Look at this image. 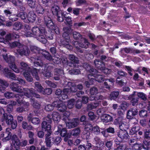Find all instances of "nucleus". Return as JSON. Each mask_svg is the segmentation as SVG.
<instances>
[{"label": "nucleus", "instance_id": "f257e3e1", "mask_svg": "<svg viewBox=\"0 0 150 150\" xmlns=\"http://www.w3.org/2000/svg\"><path fill=\"white\" fill-rule=\"evenodd\" d=\"M31 31L33 32V37L43 43H46L47 40L45 37L46 30L44 27L35 26L32 28Z\"/></svg>", "mask_w": 150, "mask_h": 150}, {"label": "nucleus", "instance_id": "f03ea898", "mask_svg": "<svg viewBox=\"0 0 150 150\" xmlns=\"http://www.w3.org/2000/svg\"><path fill=\"white\" fill-rule=\"evenodd\" d=\"M2 56L4 59L8 63L9 67L16 73H18L19 71L15 64L14 57L11 55L8 56L7 54H3Z\"/></svg>", "mask_w": 150, "mask_h": 150}, {"label": "nucleus", "instance_id": "7ed1b4c3", "mask_svg": "<svg viewBox=\"0 0 150 150\" xmlns=\"http://www.w3.org/2000/svg\"><path fill=\"white\" fill-rule=\"evenodd\" d=\"M21 68L23 70L22 71L24 72L30 71H31L32 75L34 78L36 79L37 80H39L40 79L39 77L38 76V70L35 68H34L32 70L28 66V65L26 63L24 62H20Z\"/></svg>", "mask_w": 150, "mask_h": 150}, {"label": "nucleus", "instance_id": "20e7f679", "mask_svg": "<svg viewBox=\"0 0 150 150\" xmlns=\"http://www.w3.org/2000/svg\"><path fill=\"white\" fill-rule=\"evenodd\" d=\"M54 128L56 130L57 129L56 131V132H59L62 137H64V140L65 142H67L68 139L71 137L70 134L67 132L66 129L62 127V125H58L57 126L55 127Z\"/></svg>", "mask_w": 150, "mask_h": 150}, {"label": "nucleus", "instance_id": "39448f33", "mask_svg": "<svg viewBox=\"0 0 150 150\" xmlns=\"http://www.w3.org/2000/svg\"><path fill=\"white\" fill-rule=\"evenodd\" d=\"M33 59L34 60V65L36 67H43L44 69L46 67L47 69H50L53 68V67L51 65L52 64L48 63L43 64V63L42 62V60L38 57H30V59L32 61L33 60Z\"/></svg>", "mask_w": 150, "mask_h": 150}, {"label": "nucleus", "instance_id": "423d86ee", "mask_svg": "<svg viewBox=\"0 0 150 150\" xmlns=\"http://www.w3.org/2000/svg\"><path fill=\"white\" fill-rule=\"evenodd\" d=\"M89 70L91 73L88 75V76L89 79H90V77L93 76L94 77L93 78L94 81H96L98 82H101L104 80V78L101 75L96 74L97 72V70L96 69L92 68H90Z\"/></svg>", "mask_w": 150, "mask_h": 150}, {"label": "nucleus", "instance_id": "0eeeda50", "mask_svg": "<svg viewBox=\"0 0 150 150\" xmlns=\"http://www.w3.org/2000/svg\"><path fill=\"white\" fill-rule=\"evenodd\" d=\"M18 53L21 56H28L30 50L28 47L25 45H22L21 47L16 50Z\"/></svg>", "mask_w": 150, "mask_h": 150}, {"label": "nucleus", "instance_id": "6e6552de", "mask_svg": "<svg viewBox=\"0 0 150 150\" xmlns=\"http://www.w3.org/2000/svg\"><path fill=\"white\" fill-rule=\"evenodd\" d=\"M63 30L64 32L63 33L62 37L67 40L66 45H68V42H70L69 35L72 33V30L69 27H65Z\"/></svg>", "mask_w": 150, "mask_h": 150}, {"label": "nucleus", "instance_id": "1a4fd4ad", "mask_svg": "<svg viewBox=\"0 0 150 150\" xmlns=\"http://www.w3.org/2000/svg\"><path fill=\"white\" fill-rule=\"evenodd\" d=\"M11 130L10 128H7L5 132H3L1 134V137H4V138L2 139L3 142H6L11 139L12 134L10 131Z\"/></svg>", "mask_w": 150, "mask_h": 150}, {"label": "nucleus", "instance_id": "9d476101", "mask_svg": "<svg viewBox=\"0 0 150 150\" xmlns=\"http://www.w3.org/2000/svg\"><path fill=\"white\" fill-rule=\"evenodd\" d=\"M53 105L57 108L58 110L62 112L65 111L67 109L65 105L59 100L54 101L53 103Z\"/></svg>", "mask_w": 150, "mask_h": 150}, {"label": "nucleus", "instance_id": "9b49d317", "mask_svg": "<svg viewBox=\"0 0 150 150\" xmlns=\"http://www.w3.org/2000/svg\"><path fill=\"white\" fill-rule=\"evenodd\" d=\"M138 109L135 108H130L127 113V119H131L138 114Z\"/></svg>", "mask_w": 150, "mask_h": 150}, {"label": "nucleus", "instance_id": "f8f14e48", "mask_svg": "<svg viewBox=\"0 0 150 150\" xmlns=\"http://www.w3.org/2000/svg\"><path fill=\"white\" fill-rule=\"evenodd\" d=\"M18 82L16 83L13 82L10 85V89L13 91L17 93H21L23 91L22 87L18 85Z\"/></svg>", "mask_w": 150, "mask_h": 150}, {"label": "nucleus", "instance_id": "ddd939ff", "mask_svg": "<svg viewBox=\"0 0 150 150\" xmlns=\"http://www.w3.org/2000/svg\"><path fill=\"white\" fill-rule=\"evenodd\" d=\"M104 83V87L108 90H110L114 85L115 82V79L114 78H110L106 79Z\"/></svg>", "mask_w": 150, "mask_h": 150}, {"label": "nucleus", "instance_id": "4468645a", "mask_svg": "<svg viewBox=\"0 0 150 150\" xmlns=\"http://www.w3.org/2000/svg\"><path fill=\"white\" fill-rule=\"evenodd\" d=\"M117 135L121 140L124 141L128 139L129 136L128 133L126 130H120L117 132Z\"/></svg>", "mask_w": 150, "mask_h": 150}, {"label": "nucleus", "instance_id": "2eb2a0df", "mask_svg": "<svg viewBox=\"0 0 150 150\" xmlns=\"http://www.w3.org/2000/svg\"><path fill=\"white\" fill-rule=\"evenodd\" d=\"M11 139L12 140L11 145L13 146L14 148H20V141L16 135H13L11 136Z\"/></svg>", "mask_w": 150, "mask_h": 150}, {"label": "nucleus", "instance_id": "dca6fc26", "mask_svg": "<svg viewBox=\"0 0 150 150\" xmlns=\"http://www.w3.org/2000/svg\"><path fill=\"white\" fill-rule=\"evenodd\" d=\"M14 119L13 116L10 114H7L4 115L3 117H1V121L2 122H5L7 125Z\"/></svg>", "mask_w": 150, "mask_h": 150}, {"label": "nucleus", "instance_id": "f3484780", "mask_svg": "<svg viewBox=\"0 0 150 150\" xmlns=\"http://www.w3.org/2000/svg\"><path fill=\"white\" fill-rule=\"evenodd\" d=\"M4 71V74L6 77L13 80H16L17 77L16 75L14 73L11 72L8 68H5Z\"/></svg>", "mask_w": 150, "mask_h": 150}, {"label": "nucleus", "instance_id": "a211bd4d", "mask_svg": "<svg viewBox=\"0 0 150 150\" xmlns=\"http://www.w3.org/2000/svg\"><path fill=\"white\" fill-rule=\"evenodd\" d=\"M44 23L48 28L51 29L55 25L52 19L48 16H45L44 18Z\"/></svg>", "mask_w": 150, "mask_h": 150}, {"label": "nucleus", "instance_id": "6ab92c4d", "mask_svg": "<svg viewBox=\"0 0 150 150\" xmlns=\"http://www.w3.org/2000/svg\"><path fill=\"white\" fill-rule=\"evenodd\" d=\"M52 117L53 120L55 123V127L57 126L59 124L58 123L60 119V115L57 112H53L51 115Z\"/></svg>", "mask_w": 150, "mask_h": 150}, {"label": "nucleus", "instance_id": "aec40b11", "mask_svg": "<svg viewBox=\"0 0 150 150\" xmlns=\"http://www.w3.org/2000/svg\"><path fill=\"white\" fill-rule=\"evenodd\" d=\"M34 89L30 88H23V91L24 96L28 98H30L32 97V95L33 93Z\"/></svg>", "mask_w": 150, "mask_h": 150}, {"label": "nucleus", "instance_id": "412c9836", "mask_svg": "<svg viewBox=\"0 0 150 150\" xmlns=\"http://www.w3.org/2000/svg\"><path fill=\"white\" fill-rule=\"evenodd\" d=\"M79 123V120L77 119L74 118L67 124L69 128L74 127L77 126Z\"/></svg>", "mask_w": 150, "mask_h": 150}, {"label": "nucleus", "instance_id": "4be33fe9", "mask_svg": "<svg viewBox=\"0 0 150 150\" xmlns=\"http://www.w3.org/2000/svg\"><path fill=\"white\" fill-rule=\"evenodd\" d=\"M143 148L145 150H148L149 149V146L150 144V137H144L143 142Z\"/></svg>", "mask_w": 150, "mask_h": 150}, {"label": "nucleus", "instance_id": "5701e85b", "mask_svg": "<svg viewBox=\"0 0 150 150\" xmlns=\"http://www.w3.org/2000/svg\"><path fill=\"white\" fill-rule=\"evenodd\" d=\"M36 15L33 11L29 12L27 15V19L29 22L33 23L35 20Z\"/></svg>", "mask_w": 150, "mask_h": 150}, {"label": "nucleus", "instance_id": "b1692460", "mask_svg": "<svg viewBox=\"0 0 150 150\" xmlns=\"http://www.w3.org/2000/svg\"><path fill=\"white\" fill-rule=\"evenodd\" d=\"M33 114L30 113L27 119L29 121H31L32 122L35 124H39L40 120L38 117H33Z\"/></svg>", "mask_w": 150, "mask_h": 150}, {"label": "nucleus", "instance_id": "393cba45", "mask_svg": "<svg viewBox=\"0 0 150 150\" xmlns=\"http://www.w3.org/2000/svg\"><path fill=\"white\" fill-rule=\"evenodd\" d=\"M19 38L18 34L14 32L9 33L6 35V38L8 40H14Z\"/></svg>", "mask_w": 150, "mask_h": 150}, {"label": "nucleus", "instance_id": "a878e982", "mask_svg": "<svg viewBox=\"0 0 150 150\" xmlns=\"http://www.w3.org/2000/svg\"><path fill=\"white\" fill-rule=\"evenodd\" d=\"M101 118L103 122L105 123L111 122L113 120L112 117L107 114H104L102 115Z\"/></svg>", "mask_w": 150, "mask_h": 150}, {"label": "nucleus", "instance_id": "bb28decb", "mask_svg": "<svg viewBox=\"0 0 150 150\" xmlns=\"http://www.w3.org/2000/svg\"><path fill=\"white\" fill-rule=\"evenodd\" d=\"M94 64L96 67L100 70L105 66V63L99 59H95L94 61Z\"/></svg>", "mask_w": 150, "mask_h": 150}, {"label": "nucleus", "instance_id": "cd10ccee", "mask_svg": "<svg viewBox=\"0 0 150 150\" xmlns=\"http://www.w3.org/2000/svg\"><path fill=\"white\" fill-rule=\"evenodd\" d=\"M30 49L32 52L33 53H35L36 54L40 53H42L43 51L39 48L33 45L31 46L30 47Z\"/></svg>", "mask_w": 150, "mask_h": 150}, {"label": "nucleus", "instance_id": "c85d7f7f", "mask_svg": "<svg viewBox=\"0 0 150 150\" xmlns=\"http://www.w3.org/2000/svg\"><path fill=\"white\" fill-rule=\"evenodd\" d=\"M70 92V90L68 88H65L63 90L62 93L59 96L60 99L65 100L68 98V96L67 94Z\"/></svg>", "mask_w": 150, "mask_h": 150}, {"label": "nucleus", "instance_id": "c756f323", "mask_svg": "<svg viewBox=\"0 0 150 150\" xmlns=\"http://www.w3.org/2000/svg\"><path fill=\"white\" fill-rule=\"evenodd\" d=\"M36 8V11L38 14H43L45 12V9L40 4H37Z\"/></svg>", "mask_w": 150, "mask_h": 150}, {"label": "nucleus", "instance_id": "7c9ffc66", "mask_svg": "<svg viewBox=\"0 0 150 150\" xmlns=\"http://www.w3.org/2000/svg\"><path fill=\"white\" fill-rule=\"evenodd\" d=\"M54 137L51 136L50 137L45 138V143L47 147H50L53 144Z\"/></svg>", "mask_w": 150, "mask_h": 150}, {"label": "nucleus", "instance_id": "2f4dec72", "mask_svg": "<svg viewBox=\"0 0 150 150\" xmlns=\"http://www.w3.org/2000/svg\"><path fill=\"white\" fill-rule=\"evenodd\" d=\"M45 121H44L41 124L42 128L43 131L51 129V126Z\"/></svg>", "mask_w": 150, "mask_h": 150}, {"label": "nucleus", "instance_id": "473e14b6", "mask_svg": "<svg viewBox=\"0 0 150 150\" xmlns=\"http://www.w3.org/2000/svg\"><path fill=\"white\" fill-rule=\"evenodd\" d=\"M99 105V103L98 102H93L87 105V108L88 110H91L96 108Z\"/></svg>", "mask_w": 150, "mask_h": 150}, {"label": "nucleus", "instance_id": "72a5a7b5", "mask_svg": "<svg viewBox=\"0 0 150 150\" xmlns=\"http://www.w3.org/2000/svg\"><path fill=\"white\" fill-rule=\"evenodd\" d=\"M81 132V130L79 128H77L74 129L71 132L70 134L74 137L79 136Z\"/></svg>", "mask_w": 150, "mask_h": 150}, {"label": "nucleus", "instance_id": "f704fd0d", "mask_svg": "<svg viewBox=\"0 0 150 150\" xmlns=\"http://www.w3.org/2000/svg\"><path fill=\"white\" fill-rule=\"evenodd\" d=\"M68 86L70 87V88H69L70 91L72 92H75L77 91V88L76 85L74 83L71 82H68L67 83Z\"/></svg>", "mask_w": 150, "mask_h": 150}, {"label": "nucleus", "instance_id": "c9c22d12", "mask_svg": "<svg viewBox=\"0 0 150 150\" xmlns=\"http://www.w3.org/2000/svg\"><path fill=\"white\" fill-rule=\"evenodd\" d=\"M120 92L118 91H112L110 93L109 97L111 100H115L118 97L119 94Z\"/></svg>", "mask_w": 150, "mask_h": 150}, {"label": "nucleus", "instance_id": "e433bc0d", "mask_svg": "<svg viewBox=\"0 0 150 150\" xmlns=\"http://www.w3.org/2000/svg\"><path fill=\"white\" fill-rule=\"evenodd\" d=\"M135 94H134L132 98L130 99V103L133 106L137 105L139 103V98L137 97H135L134 96Z\"/></svg>", "mask_w": 150, "mask_h": 150}, {"label": "nucleus", "instance_id": "4c0bfd02", "mask_svg": "<svg viewBox=\"0 0 150 150\" xmlns=\"http://www.w3.org/2000/svg\"><path fill=\"white\" fill-rule=\"evenodd\" d=\"M64 74L63 70L62 68H57L54 69V75H59L62 76Z\"/></svg>", "mask_w": 150, "mask_h": 150}, {"label": "nucleus", "instance_id": "58836bf2", "mask_svg": "<svg viewBox=\"0 0 150 150\" xmlns=\"http://www.w3.org/2000/svg\"><path fill=\"white\" fill-rule=\"evenodd\" d=\"M93 142L96 145L100 146H101L104 144V142L101 141L100 138L96 136L94 138Z\"/></svg>", "mask_w": 150, "mask_h": 150}, {"label": "nucleus", "instance_id": "ea45409f", "mask_svg": "<svg viewBox=\"0 0 150 150\" xmlns=\"http://www.w3.org/2000/svg\"><path fill=\"white\" fill-rule=\"evenodd\" d=\"M28 137L29 138V143L30 144H33L34 141V133L31 131H29L28 132Z\"/></svg>", "mask_w": 150, "mask_h": 150}, {"label": "nucleus", "instance_id": "a19ab883", "mask_svg": "<svg viewBox=\"0 0 150 150\" xmlns=\"http://www.w3.org/2000/svg\"><path fill=\"white\" fill-rule=\"evenodd\" d=\"M30 71L24 72L23 74L25 79L29 82H32L33 81V79L30 73Z\"/></svg>", "mask_w": 150, "mask_h": 150}, {"label": "nucleus", "instance_id": "79ce46f5", "mask_svg": "<svg viewBox=\"0 0 150 150\" xmlns=\"http://www.w3.org/2000/svg\"><path fill=\"white\" fill-rule=\"evenodd\" d=\"M69 58L72 63L78 64L79 62L78 58L73 54H70L69 55Z\"/></svg>", "mask_w": 150, "mask_h": 150}, {"label": "nucleus", "instance_id": "37998d69", "mask_svg": "<svg viewBox=\"0 0 150 150\" xmlns=\"http://www.w3.org/2000/svg\"><path fill=\"white\" fill-rule=\"evenodd\" d=\"M140 127L139 126H134L130 130L129 134L133 135L136 134L140 129Z\"/></svg>", "mask_w": 150, "mask_h": 150}, {"label": "nucleus", "instance_id": "c03bdc74", "mask_svg": "<svg viewBox=\"0 0 150 150\" xmlns=\"http://www.w3.org/2000/svg\"><path fill=\"white\" fill-rule=\"evenodd\" d=\"M29 6L31 8H34L36 6L37 2L35 0H27Z\"/></svg>", "mask_w": 150, "mask_h": 150}, {"label": "nucleus", "instance_id": "a18cd8bd", "mask_svg": "<svg viewBox=\"0 0 150 150\" xmlns=\"http://www.w3.org/2000/svg\"><path fill=\"white\" fill-rule=\"evenodd\" d=\"M30 101L32 103L33 106L35 109H38L40 108V105L38 102L37 100L34 99H31Z\"/></svg>", "mask_w": 150, "mask_h": 150}, {"label": "nucleus", "instance_id": "49530a36", "mask_svg": "<svg viewBox=\"0 0 150 150\" xmlns=\"http://www.w3.org/2000/svg\"><path fill=\"white\" fill-rule=\"evenodd\" d=\"M29 109L27 108H25L23 106H21L17 108L16 111L18 113H21L27 111Z\"/></svg>", "mask_w": 150, "mask_h": 150}, {"label": "nucleus", "instance_id": "de8ad7c7", "mask_svg": "<svg viewBox=\"0 0 150 150\" xmlns=\"http://www.w3.org/2000/svg\"><path fill=\"white\" fill-rule=\"evenodd\" d=\"M22 127L25 129L28 130H31L33 129V127L30 125L28 124V123L25 121L22 123Z\"/></svg>", "mask_w": 150, "mask_h": 150}, {"label": "nucleus", "instance_id": "09e8293b", "mask_svg": "<svg viewBox=\"0 0 150 150\" xmlns=\"http://www.w3.org/2000/svg\"><path fill=\"white\" fill-rule=\"evenodd\" d=\"M119 127L120 130H126V129H128L129 128L128 125L126 122L124 121V120L120 124Z\"/></svg>", "mask_w": 150, "mask_h": 150}, {"label": "nucleus", "instance_id": "8fccbe9b", "mask_svg": "<svg viewBox=\"0 0 150 150\" xmlns=\"http://www.w3.org/2000/svg\"><path fill=\"white\" fill-rule=\"evenodd\" d=\"M92 131L94 134L98 135L99 134L100 132V128L97 125H96L92 127Z\"/></svg>", "mask_w": 150, "mask_h": 150}, {"label": "nucleus", "instance_id": "3c124183", "mask_svg": "<svg viewBox=\"0 0 150 150\" xmlns=\"http://www.w3.org/2000/svg\"><path fill=\"white\" fill-rule=\"evenodd\" d=\"M51 10L54 15H57L59 14L60 11H62L59 9V8L57 6H55L52 7Z\"/></svg>", "mask_w": 150, "mask_h": 150}, {"label": "nucleus", "instance_id": "603ef678", "mask_svg": "<svg viewBox=\"0 0 150 150\" xmlns=\"http://www.w3.org/2000/svg\"><path fill=\"white\" fill-rule=\"evenodd\" d=\"M42 54L49 61L52 60V57L49 52L46 51H45V52L42 51Z\"/></svg>", "mask_w": 150, "mask_h": 150}, {"label": "nucleus", "instance_id": "864d4df0", "mask_svg": "<svg viewBox=\"0 0 150 150\" xmlns=\"http://www.w3.org/2000/svg\"><path fill=\"white\" fill-rule=\"evenodd\" d=\"M7 125L8 126H11V127L12 129H15L16 128L17 125V122L13 119Z\"/></svg>", "mask_w": 150, "mask_h": 150}, {"label": "nucleus", "instance_id": "5fc2aeb1", "mask_svg": "<svg viewBox=\"0 0 150 150\" xmlns=\"http://www.w3.org/2000/svg\"><path fill=\"white\" fill-rule=\"evenodd\" d=\"M74 38L76 40H79L82 37L81 35L78 32L74 31L72 33Z\"/></svg>", "mask_w": 150, "mask_h": 150}, {"label": "nucleus", "instance_id": "6e6d98bb", "mask_svg": "<svg viewBox=\"0 0 150 150\" xmlns=\"http://www.w3.org/2000/svg\"><path fill=\"white\" fill-rule=\"evenodd\" d=\"M10 46L11 48H13L18 47L20 48L22 46V45L19 42L14 41L10 44Z\"/></svg>", "mask_w": 150, "mask_h": 150}, {"label": "nucleus", "instance_id": "4d7b16f0", "mask_svg": "<svg viewBox=\"0 0 150 150\" xmlns=\"http://www.w3.org/2000/svg\"><path fill=\"white\" fill-rule=\"evenodd\" d=\"M143 148V144L141 143H135L132 146V149L134 150H140Z\"/></svg>", "mask_w": 150, "mask_h": 150}, {"label": "nucleus", "instance_id": "13d9d810", "mask_svg": "<svg viewBox=\"0 0 150 150\" xmlns=\"http://www.w3.org/2000/svg\"><path fill=\"white\" fill-rule=\"evenodd\" d=\"M13 29L15 30H18L21 28L22 26L21 23L19 21L15 22L13 25Z\"/></svg>", "mask_w": 150, "mask_h": 150}, {"label": "nucleus", "instance_id": "bf43d9fd", "mask_svg": "<svg viewBox=\"0 0 150 150\" xmlns=\"http://www.w3.org/2000/svg\"><path fill=\"white\" fill-rule=\"evenodd\" d=\"M90 132L87 131V130H85L82 135V137L84 139H88L90 137Z\"/></svg>", "mask_w": 150, "mask_h": 150}, {"label": "nucleus", "instance_id": "052dcab7", "mask_svg": "<svg viewBox=\"0 0 150 150\" xmlns=\"http://www.w3.org/2000/svg\"><path fill=\"white\" fill-rule=\"evenodd\" d=\"M63 14V13L62 11H60L59 14L56 15L57 17V20L59 22H62L63 21L64 17H65Z\"/></svg>", "mask_w": 150, "mask_h": 150}, {"label": "nucleus", "instance_id": "680f3d73", "mask_svg": "<svg viewBox=\"0 0 150 150\" xmlns=\"http://www.w3.org/2000/svg\"><path fill=\"white\" fill-rule=\"evenodd\" d=\"M17 16L18 17H19L21 19L24 20L25 22L27 17L26 13L25 12H20L17 14Z\"/></svg>", "mask_w": 150, "mask_h": 150}, {"label": "nucleus", "instance_id": "e2e57ef3", "mask_svg": "<svg viewBox=\"0 0 150 150\" xmlns=\"http://www.w3.org/2000/svg\"><path fill=\"white\" fill-rule=\"evenodd\" d=\"M59 55H56L53 57V58H52L53 62L55 64H58L60 63V58Z\"/></svg>", "mask_w": 150, "mask_h": 150}, {"label": "nucleus", "instance_id": "0e129e2a", "mask_svg": "<svg viewBox=\"0 0 150 150\" xmlns=\"http://www.w3.org/2000/svg\"><path fill=\"white\" fill-rule=\"evenodd\" d=\"M98 93V89L96 87H93L90 89V93L91 95H96Z\"/></svg>", "mask_w": 150, "mask_h": 150}, {"label": "nucleus", "instance_id": "69168bd1", "mask_svg": "<svg viewBox=\"0 0 150 150\" xmlns=\"http://www.w3.org/2000/svg\"><path fill=\"white\" fill-rule=\"evenodd\" d=\"M75 103V100L74 99H71L69 100L68 101V108L69 109H71L74 107Z\"/></svg>", "mask_w": 150, "mask_h": 150}, {"label": "nucleus", "instance_id": "338daca9", "mask_svg": "<svg viewBox=\"0 0 150 150\" xmlns=\"http://www.w3.org/2000/svg\"><path fill=\"white\" fill-rule=\"evenodd\" d=\"M5 98L7 99L13 98L14 93L11 91H7L4 94Z\"/></svg>", "mask_w": 150, "mask_h": 150}, {"label": "nucleus", "instance_id": "774afa93", "mask_svg": "<svg viewBox=\"0 0 150 150\" xmlns=\"http://www.w3.org/2000/svg\"><path fill=\"white\" fill-rule=\"evenodd\" d=\"M35 87L37 91L41 93L43 90V88L41 85L38 82H36L35 83Z\"/></svg>", "mask_w": 150, "mask_h": 150}]
</instances>
